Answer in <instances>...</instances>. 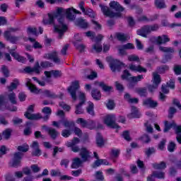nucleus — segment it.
Here are the masks:
<instances>
[{
  "mask_svg": "<svg viewBox=\"0 0 181 181\" xmlns=\"http://www.w3.org/2000/svg\"><path fill=\"white\" fill-rule=\"evenodd\" d=\"M26 87H28L30 93L33 94H39V93H40V89L37 88L36 85L31 83L30 81L26 82Z\"/></svg>",
  "mask_w": 181,
  "mask_h": 181,
  "instance_id": "nucleus-19",
  "label": "nucleus"
},
{
  "mask_svg": "<svg viewBox=\"0 0 181 181\" xmlns=\"http://www.w3.org/2000/svg\"><path fill=\"white\" fill-rule=\"evenodd\" d=\"M121 153V149L119 148H112L110 151V157L112 159H117V158H119V155Z\"/></svg>",
  "mask_w": 181,
  "mask_h": 181,
  "instance_id": "nucleus-34",
  "label": "nucleus"
},
{
  "mask_svg": "<svg viewBox=\"0 0 181 181\" xmlns=\"http://www.w3.org/2000/svg\"><path fill=\"white\" fill-rule=\"evenodd\" d=\"M122 136L127 142H131V141H132V139L131 138V136L129 135V131H128V130L124 131L122 132Z\"/></svg>",
  "mask_w": 181,
  "mask_h": 181,
  "instance_id": "nucleus-51",
  "label": "nucleus"
},
{
  "mask_svg": "<svg viewBox=\"0 0 181 181\" xmlns=\"http://www.w3.org/2000/svg\"><path fill=\"white\" fill-rule=\"evenodd\" d=\"M107 61L109 63L110 70L113 73H115V71H121L122 66H124V62H122L118 59H114L111 57H107Z\"/></svg>",
  "mask_w": 181,
  "mask_h": 181,
  "instance_id": "nucleus-4",
  "label": "nucleus"
},
{
  "mask_svg": "<svg viewBox=\"0 0 181 181\" xmlns=\"http://www.w3.org/2000/svg\"><path fill=\"white\" fill-rule=\"evenodd\" d=\"M20 85L21 82L19 81V79L14 78L13 81L10 83V86L7 87V88L10 93H12V91H13V90H16V88H18Z\"/></svg>",
  "mask_w": 181,
  "mask_h": 181,
  "instance_id": "nucleus-20",
  "label": "nucleus"
},
{
  "mask_svg": "<svg viewBox=\"0 0 181 181\" xmlns=\"http://www.w3.org/2000/svg\"><path fill=\"white\" fill-rule=\"evenodd\" d=\"M58 152H64V147H59V146H54V151L52 153V156L54 158L56 155H57Z\"/></svg>",
  "mask_w": 181,
  "mask_h": 181,
  "instance_id": "nucleus-58",
  "label": "nucleus"
},
{
  "mask_svg": "<svg viewBox=\"0 0 181 181\" xmlns=\"http://www.w3.org/2000/svg\"><path fill=\"white\" fill-rule=\"evenodd\" d=\"M153 169L162 170L166 169V163L161 161L160 163H154L152 164Z\"/></svg>",
  "mask_w": 181,
  "mask_h": 181,
  "instance_id": "nucleus-39",
  "label": "nucleus"
},
{
  "mask_svg": "<svg viewBox=\"0 0 181 181\" xmlns=\"http://www.w3.org/2000/svg\"><path fill=\"white\" fill-rule=\"evenodd\" d=\"M159 49L160 52H163V53H175V49L172 47H159Z\"/></svg>",
  "mask_w": 181,
  "mask_h": 181,
  "instance_id": "nucleus-48",
  "label": "nucleus"
},
{
  "mask_svg": "<svg viewBox=\"0 0 181 181\" xmlns=\"http://www.w3.org/2000/svg\"><path fill=\"white\" fill-rule=\"evenodd\" d=\"M136 93H137L140 97H146V95H148V90L146 88H138L136 89Z\"/></svg>",
  "mask_w": 181,
  "mask_h": 181,
  "instance_id": "nucleus-38",
  "label": "nucleus"
},
{
  "mask_svg": "<svg viewBox=\"0 0 181 181\" xmlns=\"http://www.w3.org/2000/svg\"><path fill=\"white\" fill-rule=\"evenodd\" d=\"M136 34L142 37H148V35H149V27L147 25H144L141 29L137 30Z\"/></svg>",
  "mask_w": 181,
  "mask_h": 181,
  "instance_id": "nucleus-15",
  "label": "nucleus"
},
{
  "mask_svg": "<svg viewBox=\"0 0 181 181\" xmlns=\"http://www.w3.org/2000/svg\"><path fill=\"white\" fill-rule=\"evenodd\" d=\"M143 105H146L150 108H156V107H158V102L148 98L143 102Z\"/></svg>",
  "mask_w": 181,
  "mask_h": 181,
  "instance_id": "nucleus-17",
  "label": "nucleus"
},
{
  "mask_svg": "<svg viewBox=\"0 0 181 181\" xmlns=\"http://www.w3.org/2000/svg\"><path fill=\"white\" fill-rule=\"evenodd\" d=\"M24 72L27 74H30L32 73H36V74H40V64L39 62H36L34 67L25 66L24 69Z\"/></svg>",
  "mask_w": 181,
  "mask_h": 181,
  "instance_id": "nucleus-9",
  "label": "nucleus"
},
{
  "mask_svg": "<svg viewBox=\"0 0 181 181\" xmlns=\"http://www.w3.org/2000/svg\"><path fill=\"white\" fill-rule=\"evenodd\" d=\"M99 6L105 16H109V18H122V13H121L122 11L114 12L103 4H99Z\"/></svg>",
  "mask_w": 181,
  "mask_h": 181,
  "instance_id": "nucleus-5",
  "label": "nucleus"
},
{
  "mask_svg": "<svg viewBox=\"0 0 181 181\" xmlns=\"http://www.w3.org/2000/svg\"><path fill=\"white\" fill-rule=\"evenodd\" d=\"M83 13L84 15L89 16V18H91L92 19L95 18V16H97L95 11H93V10L90 8H86V10L85 11V12H83Z\"/></svg>",
  "mask_w": 181,
  "mask_h": 181,
  "instance_id": "nucleus-40",
  "label": "nucleus"
},
{
  "mask_svg": "<svg viewBox=\"0 0 181 181\" xmlns=\"http://www.w3.org/2000/svg\"><path fill=\"white\" fill-rule=\"evenodd\" d=\"M8 98L9 100V101L11 103V104H17L16 102V94L13 92L9 93L8 95Z\"/></svg>",
  "mask_w": 181,
  "mask_h": 181,
  "instance_id": "nucleus-50",
  "label": "nucleus"
},
{
  "mask_svg": "<svg viewBox=\"0 0 181 181\" xmlns=\"http://www.w3.org/2000/svg\"><path fill=\"white\" fill-rule=\"evenodd\" d=\"M115 37H116L119 42H127V40H128V36L123 33H116Z\"/></svg>",
  "mask_w": 181,
  "mask_h": 181,
  "instance_id": "nucleus-33",
  "label": "nucleus"
},
{
  "mask_svg": "<svg viewBox=\"0 0 181 181\" xmlns=\"http://www.w3.org/2000/svg\"><path fill=\"white\" fill-rule=\"evenodd\" d=\"M54 17L58 18L57 21L59 25H54V30L59 35V39H62V36L64 35L65 32H67L69 27L64 24V17L66 16V11L64 8L58 7L55 13H54Z\"/></svg>",
  "mask_w": 181,
  "mask_h": 181,
  "instance_id": "nucleus-1",
  "label": "nucleus"
},
{
  "mask_svg": "<svg viewBox=\"0 0 181 181\" xmlns=\"http://www.w3.org/2000/svg\"><path fill=\"white\" fill-rule=\"evenodd\" d=\"M80 88V83L78 81H75L71 83V85L68 88V93H69L74 101L77 100V90Z\"/></svg>",
  "mask_w": 181,
  "mask_h": 181,
  "instance_id": "nucleus-6",
  "label": "nucleus"
},
{
  "mask_svg": "<svg viewBox=\"0 0 181 181\" xmlns=\"http://www.w3.org/2000/svg\"><path fill=\"white\" fill-rule=\"evenodd\" d=\"M129 70L131 71H134L135 73H146L148 71V69L146 68H144L141 65H134V64H131L129 65Z\"/></svg>",
  "mask_w": 181,
  "mask_h": 181,
  "instance_id": "nucleus-12",
  "label": "nucleus"
},
{
  "mask_svg": "<svg viewBox=\"0 0 181 181\" xmlns=\"http://www.w3.org/2000/svg\"><path fill=\"white\" fill-rule=\"evenodd\" d=\"M97 127V124H95V121L89 120L87 122L86 128L88 129H95Z\"/></svg>",
  "mask_w": 181,
  "mask_h": 181,
  "instance_id": "nucleus-53",
  "label": "nucleus"
},
{
  "mask_svg": "<svg viewBox=\"0 0 181 181\" xmlns=\"http://www.w3.org/2000/svg\"><path fill=\"white\" fill-rule=\"evenodd\" d=\"M104 139L103 138V136H101V133H98L96 136V144L98 148H102V146H104Z\"/></svg>",
  "mask_w": 181,
  "mask_h": 181,
  "instance_id": "nucleus-35",
  "label": "nucleus"
},
{
  "mask_svg": "<svg viewBox=\"0 0 181 181\" xmlns=\"http://www.w3.org/2000/svg\"><path fill=\"white\" fill-rule=\"evenodd\" d=\"M144 153L147 158H151L152 155L156 153V149H155L154 147H149L148 148H146Z\"/></svg>",
  "mask_w": 181,
  "mask_h": 181,
  "instance_id": "nucleus-41",
  "label": "nucleus"
},
{
  "mask_svg": "<svg viewBox=\"0 0 181 181\" xmlns=\"http://www.w3.org/2000/svg\"><path fill=\"white\" fill-rule=\"evenodd\" d=\"M1 135L6 141L11 139L12 136V129H6L4 131L2 132Z\"/></svg>",
  "mask_w": 181,
  "mask_h": 181,
  "instance_id": "nucleus-37",
  "label": "nucleus"
},
{
  "mask_svg": "<svg viewBox=\"0 0 181 181\" xmlns=\"http://www.w3.org/2000/svg\"><path fill=\"white\" fill-rule=\"evenodd\" d=\"M60 122L65 128H74L76 125L74 121H69L68 119L61 120Z\"/></svg>",
  "mask_w": 181,
  "mask_h": 181,
  "instance_id": "nucleus-36",
  "label": "nucleus"
},
{
  "mask_svg": "<svg viewBox=\"0 0 181 181\" xmlns=\"http://www.w3.org/2000/svg\"><path fill=\"white\" fill-rule=\"evenodd\" d=\"M5 110H8L11 112H16L18 107L16 106H13L11 108L5 107V97L3 95H0V111H5Z\"/></svg>",
  "mask_w": 181,
  "mask_h": 181,
  "instance_id": "nucleus-8",
  "label": "nucleus"
},
{
  "mask_svg": "<svg viewBox=\"0 0 181 181\" xmlns=\"http://www.w3.org/2000/svg\"><path fill=\"white\" fill-rule=\"evenodd\" d=\"M175 149H176V144L173 141L170 142L168 145V152H175Z\"/></svg>",
  "mask_w": 181,
  "mask_h": 181,
  "instance_id": "nucleus-62",
  "label": "nucleus"
},
{
  "mask_svg": "<svg viewBox=\"0 0 181 181\" xmlns=\"http://www.w3.org/2000/svg\"><path fill=\"white\" fill-rule=\"evenodd\" d=\"M128 118H141V113L135 106L132 107V112L127 115Z\"/></svg>",
  "mask_w": 181,
  "mask_h": 181,
  "instance_id": "nucleus-23",
  "label": "nucleus"
},
{
  "mask_svg": "<svg viewBox=\"0 0 181 181\" xmlns=\"http://www.w3.org/2000/svg\"><path fill=\"white\" fill-rule=\"evenodd\" d=\"M110 9L115 11L116 12H124L125 8L121 6L118 1H111L109 4Z\"/></svg>",
  "mask_w": 181,
  "mask_h": 181,
  "instance_id": "nucleus-10",
  "label": "nucleus"
},
{
  "mask_svg": "<svg viewBox=\"0 0 181 181\" xmlns=\"http://www.w3.org/2000/svg\"><path fill=\"white\" fill-rule=\"evenodd\" d=\"M27 119H30L31 121H37V119H42V115L40 113L33 114L30 112H25L24 114Z\"/></svg>",
  "mask_w": 181,
  "mask_h": 181,
  "instance_id": "nucleus-13",
  "label": "nucleus"
},
{
  "mask_svg": "<svg viewBox=\"0 0 181 181\" xmlns=\"http://www.w3.org/2000/svg\"><path fill=\"white\" fill-rule=\"evenodd\" d=\"M86 111L89 115H91V117H94V115H95V112H94V103H93V102L89 103V105L86 108Z\"/></svg>",
  "mask_w": 181,
  "mask_h": 181,
  "instance_id": "nucleus-43",
  "label": "nucleus"
},
{
  "mask_svg": "<svg viewBox=\"0 0 181 181\" xmlns=\"http://www.w3.org/2000/svg\"><path fill=\"white\" fill-rule=\"evenodd\" d=\"M48 59L49 60H52L54 62V63H56L57 64H60V58H59V57H57V52H52L50 54H48Z\"/></svg>",
  "mask_w": 181,
  "mask_h": 181,
  "instance_id": "nucleus-28",
  "label": "nucleus"
},
{
  "mask_svg": "<svg viewBox=\"0 0 181 181\" xmlns=\"http://www.w3.org/2000/svg\"><path fill=\"white\" fill-rule=\"evenodd\" d=\"M1 73L4 74V77H9V69L6 65L1 66Z\"/></svg>",
  "mask_w": 181,
  "mask_h": 181,
  "instance_id": "nucleus-59",
  "label": "nucleus"
},
{
  "mask_svg": "<svg viewBox=\"0 0 181 181\" xmlns=\"http://www.w3.org/2000/svg\"><path fill=\"white\" fill-rule=\"evenodd\" d=\"M84 104H81L78 103V105H76V110H75V114L76 115H81V114H84V110H83V105Z\"/></svg>",
  "mask_w": 181,
  "mask_h": 181,
  "instance_id": "nucleus-46",
  "label": "nucleus"
},
{
  "mask_svg": "<svg viewBox=\"0 0 181 181\" xmlns=\"http://www.w3.org/2000/svg\"><path fill=\"white\" fill-rule=\"evenodd\" d=\"M141 80H144V75L132 76L129 83L127 84L128 88H129V90H134V88H135V86L138 84V81H141Z\"/></svg>",
  "mask_w": 181,
  "mask_h": 181,
  "instance_id": "nucleus-7",
  "label": "nucleus"
},
{
  "mask_svg": "<svg viewBox=\"0 0 181 181\" xmlns=\"http://www.w3.org/2000/svg\"><path fill=\"white\" fill-rule=\"evenodd\" d=\"M48 135H49L51 139H52L53 141L57 139V137L60 135V133H59V132H57V130H56V129H48V132H47Z\"/></svg>",
  "mask_w": 181,
  "mask_h": 181,
  "instance_id": "nucleus-27",
  "label": "nucleus"
},
{
  "mask_svg": "<svg viewBox=\"0 0 181 181\" xmlns=\"http://www.w3.org/2000/svg\"><path fill=\"white\" fill-rule=\"evenodd\" d=\"M76 25L81 28V29H87L88 28V23L86 21V19L81 18L76 21Z\"/></svg>",
  "mask_w": 181,
  "mask_h": 181,
  "instance_id": "nucleus-30",
  "label": "nucleus"
},
{
  "mask_svg": "<svg viewBox=\"0 0 181 181\" xmlns=\"http://www.w3.org/2000/svg\"><path fill=\"white\" fill-rule=\"evenodd\" d=\"M18 152L14 153L13 161H12V167L18 168L21 166V163L22 162V159L23 158V153H26L29 151V145L28 144H24L22 146H18L17 147Z\"/></svg>",
  "mask_w": 181,
  "mask_h": 181,
  "instance_id": "nucleus-2",
  "label": "nucleus"
},
{
  "mask_svg": "<svg viewBox=\"0 0 181 181\" xmlns=\"http://www.w3.org/2000/svg\"><path fill=\"white\" fill-rule=\"evenodd\" d=\"M176 112H177V110L175 107H170L168 110V118L172 119Z\"/></svg>",
  "mask_w": 181,
  "mask_h": 181,
  "instance_id": "nucleus-49",
  "label": "nucleus"
},
{
  "mask_svg": "<svg viewBox=\"0 0 181 181\" xmlns=\"http://www.w3.org/2000/svg\"><path fill=\"white\" fill-rule=\"evenodd\" d=\"M48 20H43L45 25H53L54 24V14L48 13Z\"/></svg>",
  "mask_w": 181,
  "mask_h": 181,
  "instance_id": "nucleus-42",
  "label": "nucleus"
},
{
  "mask_svg": "<svg viewBox=\"0 0 181 181\" xmlns=\"http://www.w3.org/2000/svg\"><path fill=\"white\" fill-rule=\"evenodd\" d=\"M59 107H61V108H62L63 110H64V111H66L69 112V111H70V110H71V107L67 104H66V103L64 102H61L59 104Z\"/></svg>",
  "mask_w": 181,
  "mask_h": 181,
  "instance_id": "nucleus-57",
  "label": "nucleus"
},
{
  "mask_svg": "<svg viewBox=\"0 0 181 181\" xmlns=\"http://www.w3.org/2000/svg\"><path fill=\"white\" fill-rule=\"evenodd\" d=\"M173 71L176 76H180L181 75V66L175 65L173 68Z\"/></svg>",
  "mask_w": 181,
  "mask_h": 181,
  "instance_id": "nucleus-64",
  "label": "nucleus"
},
{
  "mask_svg": "<svg viewBox=\"0 0 181 181\" xmlns=\"http://www.w3.org/2000/svg\"><path fill=\"white\" fill-rule=\"evenodd\" d=\"M78 144H80V139L78 137H74L71 141L66 143V146L67 148H70V146H76Z\"/></svg>",
  "mask_w": 181,
  "mask_h": 181,
  "instance_id": "nucleus-44",
  "label": "nucleus"
},
{
  "mask_svg": "<svg viewBox=\"0 0 181 181\" xmlns=\"http://www.w3.org/2000/svg\"><path fill=\"white\" fill-rule=\"evenodd\" d=\"M79 155L83 162H87V160L90 159V151H88L86 147H82L81 148Z\"/></svg>",
  "mask_w": 181,
  "mask_h": 181,
  "instance_id": "nucleus-14",
  "label": "nucleus"
},
{
  "mask_svg": "<svg viewBox=\"0 0 181 181\" xmlns=\"http://www.w3.org/2000/svg\"><path fill=\"white\" fill-rule=\"evenodd\" d=\"M95 84L96 86H99V87H100V88H102V90L105 91V93H110V91H112V86H107L105 83H104V81H95Z\"/></svg>",
  "mask_w": 181,
  "mask_h": 181,
  "instance_id": "nucleus-18",
  "label": "nucleus"
},
{
  "mask_svg": "<svg viewBox=\"0 0 181 181\" xmlns=\"http://www.w3.org/2000/svg\"><path fill=\"white\" fill-rule=\"evenodd\" d=\"M93 49L95 50L96 53H101V52H103V46L100 43L96 42L93 45Z\"/></svg>",
  "mask_w": 181,
  "mask_h": 181,
  "instance_id": "nucleus-56",
  "label": "nucleus"
},
{
  "mask_svg": "<svg viewBox=\"0 0 181 181\" xmlns=\"http://www.w3.org/2000/svg\"><path fill=\"white\" fill-rule=\"evenodd\" d=\"M104 124L109 127V128H112V129H116L115 132L118 133L119 129L121 128L117 122H115V115H107L104 118Z\"/></svg>",
  "mask_w": 181,
  "mask_h": 181,
  "instance_id": "nucleus-3",
  "label": "nucleus"
},
{
  "mask_svg": "<svg viewBox=\"0 0 181 181\" xmlns=\"http://www.w3.org/2000/svg\"><path fill=\"white\" fill-rule=\"evenodd\" d=\"M95 179L99 181H103L105 178L104 175H103V172L97 171L95 173Z\"/></svg>",
  "mask_w": 181,
  "mask_h": 181,
  "instance_id": "nucleus-63",
  "label": "nucleus"
},
{
  "mask_svg": "<svg viewBox=\"0 0 181 181\" xmlns=\"http://www.w3.org/2000/svg\"><path fill=\"white\" fill-rule=\"evenodd\" d=\"M161 82L162 78H160V75L158 72H153V84L159 86Z\"/></svg>",
  "mask_w": 181,
  "mask_h": 181,
  "instance_id": "nucleus-31",
  "label": "nucleus"
},
{
  "mask_svg": "<svg viewBox=\"0 0 181 181\" xmlns=\"http://www.w3.org/2000/svg\"><path fill=\"white\" fill-rule=\"evenodd\" d=\"M127 59L129 62H136L137 63H141V59H139V57L136 54L129 55Z\"/></svg>",
  "mask_w": 181,
  "mask_h": 181,
  "instance_id": "nucleus-52",
  "label": "nucleus"
},
{
  "mask_svg": "<svg viewBox=\"0 0 181 181\" xmlns=\"http://www.w3.org/2000/svg\"><path fill=\"white\" fill-rule=\"evenodd\" d=\"M43 94L45 95V96L47 98H52V99L60 98L61 100L63 98V95H64L63 93H60V95L59 96L56 95L54 93L50 91L49 90H45L43 91Z\"/></svg>",
  "mask_w": 181,
  "mask_h": 181,
  "instance_id": "nucleus-16",
  "label": "nucleus"
},
{
  "mask_svg": "<svg viewBox=\"0 0 181 181\" xmlns=\"http://www.w3.org/2000/svg\"><path fill=\"white\" fill-rule=\"evenodd\" d=\"M153 175L158 179H165V173L163 172H153Z\"/></svg>",
  "mask_w": 181,
  "mask_h": 181,
  "instance_id": "nucleus-61",
  "label": "nucleus"
},
{
  "mask_svg": "<svg viewBox=\"0 0 181 181\" xmlns=\"http://www.w3.org/2000/svg\"><path fill=\"white\" fill-rule=\"evenodd\" d=\"M157 70L160 74H164V73H165L166 71H168V70H169V66L163 65L161 66H159L157 69Z\"/></svg>",
  "mask_w": 181,
  "mask_h": 181,
  "instance_id": "nucleus-55",
  "label": "nucleus"
},
{
  "mask_svg": "<svg viewBox=\"0 0 181 181\" xmlns=\"http://www.w3.org/2000/svg\"><path fill=\"white\" fill-rule=\"evenodd\" d=\"M79 42H81V39L74 41V46H75L76 50L79 51V53H83L86 50V45L84 44H79Z\"/></svg>",
  "mask_w": 181,
  "mask_h": 181,
  "instance_id": "nucleus-25",
  "label": "nucleus"
},
{
  "mask_svg": "<svg viewBox=\"0 0 181 181\" xmlns=\"http://www.w3.org/2000/svg\"><path fill=\"white\" fill-rule=\"evenodd\" d=\"M91 97L95 101H100L101 100V91L97 88H93L91 91Z\"/></svg>",
  "mask_w": 181,
  "mask_h": 181,
  "instance_id": "nucleus-26",
  "label": "nucleus"
},
{
  "mask_svg": "<svg viewBox=\"0 0 181 181\" xmlns=\"http://www.w3.org/2000/svg\"><path fill=\"white\" fill-rule=\"evenodd\" d=\"M83 162H84L83 160H81L80 158L76 157L74 158L72 160V163L71 165V169H78L81 165H83Z\"/></svg>",
  "mask_w": 181,
  "mask_h": 181,
  "instance_id": "nucleus-21",
  "label": "nucleus"
},
{
  "mask_svg": "<svg viewBox=\"0 0 181 181\" xmlns=\"http://www.w3.org/2000/svg\"><path fill=\"white\" fill-rule=\"evenodd\" d=\"M70 135H71V130L64 129L62 131V136H63L64 138H69Z\"/></svg>",
  "mask_w": 181,
  "mask_h": 181,
  "instance_id": "nucleus-60",
  "label": "nucleus"
},
{
  "mask_svg": "<svg viewBox=\"0 0 181 181\" xmlns=\"http://www.w3.org/2000/svg\"><path fill=\"white\" fill-rule=\"evenodd\" d=\"M175 127H176V123L175 122L170 123L169 122V121L166 120L164 122L163 132L166 134V132H169V131H170L172 128H174Z\"/></svg>",
  "mask_w": 181,
  "mask_h": 181,
  "instance_id": "nucleus-29",
  "label": "nucleus"
},
{
  "mask_svg": "<svg viewBox=\"0 0 181 181\" xmlns=\"http://www.w3.org/2000/svg\"><path fill=\"white\" fill-rule=\"evenodd\" d=\"M65 15H66L67 19H70V21H74L75 17L74 15H73V9L71 8H69L65 11Z\"/></svg>",
  "mask_w": 181,
  "mask_h": 181,
  "instance_id": "nucleus-45",
  "label": "nucleus"
},
{
  "mask_svg": "<svg viewBox=\"0 0 181 181\" xmlns=\"http://www.w3.org/2000/svg\"><path fill=\"white\" fill-rule=\"evenodd\" d=\"M4 37L6 38V40L11 42V43H12L13 45H16L20 39L19 37L11 36V31L9 30H6L4 32Z\"/></svg>",
  "mask_w": 181,
  "mask_h": 181,
  "instance_id": "nucleus-11",
  "label": "nucleus"
},
{
  "mask_svg": "<svg viewBox=\"0 0 181 181\" xmlns=\"http://www.w3.org/2000/svg\"><path fill=\"white\" fill-rule=\"evenodd\" d=\"M10 54H11L12 57H13L19 63H23V64L26 63V58L25 57L21 56L17 52H10Z\"/></svg>",
  "mask_w": 181,
  "mask_h": 181,
  "instance_id": "nucleus-22",
  "label": "nucleus"
},
{
  "mask_svg": "<svg viewBox=\"0 0 181 181\" xmlns=\"http://www.w3.org/2000/svg\"><path fill=\"white\" fill-rule=\"evenodd\" d=\"M88 121L83 118L79 117L76 119V124H79L82 128H86Z\"/></svg>",
  "mask_w": 181,
  "mask_h": 181,
  "instance_id": "nucleus-54",
  "label": "nucleus"
},
{
  "mask_svg": "<svg viewBox=\"0 0 181 181\" xmlns=\"http://www.w3.org/2000/svg\"><path fill=\"white\" fill-rule=\"evenodd\" d=\"M30 125H32V122H26V128L24 129V135L25 136H29L32 134V130H30Z\"/></svg>",
  "mask_w": 181,
  "mask_h": 181,
  "instance_id": "nucleus-47",
  "label": "nucleus"
},
{
  "mask_svg": "<svg viewBox=\"0 0 181 181\" xmlns=\"http://www.w3.org/2000/svg\"><path fill=\"white\" fill-rule=\"evenodd\" d=\"M156 42L158 45H165V43H168V42H170V38H169V36L166 35H163L157 37Z\"/></svg>",
  "mask_w": 181,
  "mask_h": 181,
  "instance_id": "nucleus-24",
  "label": "nucleus"
},
{
  "mask_svg": "<svg viewBox=\"0 0 181 181\" xmlns=\"http://www.w3.org/2000/svg\"><path fill=\"white\" fill-rule=\"evenodd\" d=\"M154 5L157 9H165L167 8L165 0H155Z\"/></svg>",
  "mask_w": 181,
  "mask_h": 181,
  "instance_id": "nucleus-32",
  "label": "nucleus"
}]
</instances>
